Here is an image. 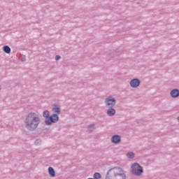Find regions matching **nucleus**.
Instances as JSON below:
<instances>
[{
    "label": "nucleus",
    "mask_w": 179,
    "mask_h": 179,
    "mask_svg": "<svg viewBox=\"0 0 179 179\" xmlns=\"http://www.w3.org/2000/svg\"><path fill=\"white\" fill-rule=\"evenodd\" d=\"M24 124L28 131H36L38 125L41 124V117L36 112H30L25 116Z\"/></svg>",
    "instance_id": "f257e3e1"
},
{
    "label": "nucleus",
    "mask_w": 179,
    "mask_h": 179,
    "mask_svg": "<svg viewBox=\"0 0 179 179\" xmlns=\"http://www.w3.org/2000/svg\"><path fill=\"white\" fill-rule=\"evenodd\" d=\"M53 114H52L48 120L45 121V125L51 126L52 124H57L59 121V114H61V108L58 106H55L52 108Z\"/></svg>",
    "instance_id": "f03ea898"
},
{
    "label": "nucleus",
    "mask_w": 179,
    "mask_h": 179,
    "mask_svg": "<svg viewBox=\"0 0 179 179\" xmlns=\"http://www.w3.org/2000/svg\"><path fill=\"white\" fill-rule=\"evenodd\" d=\"M113 171L115 177H118L120 179H127V175L125 174V171L120 167L115 166L109 169L107 174H110V171Z\"/></svg>",
    "instance_id": "7ed1b4c3"
},
{
    "label": "nucleus",
    "mask_w": 179,
    "mask_h": 179,
    "mask_svg": "<svg viewBox=\"0 0 179 179\" xmlns=\"http://www.w3.org/2000/svg\"><path fill=\"white\" fill-rule=\"evenodd\" d=\"M131 173L134 174V176H142V173H143V167L141 166L138 163L135 162L131 166Z\"/></svg>",
    "instance_id": "20e7f679"
},
{
    "label": "nucleus",
    "mask_w": 179,
    "mask_h": 179,
    "mask_svg": "<svg viewBox=\"0 0 179 179\" xmlns=\"http://www.w3.org/2000/svg\"><path fill=\"white\" fill-rule=\"evenodd\" d=\"M104 103L106 107H115V104H117V100L115 97L109 96L105 99Z\"/></svg>",
    "instance_id": "39448f33"
},
{
    "label": "nucleus",
    "mask_w": 179,
    "mask_h": 179,
    "mask_svg": "<svg viewBox=\"0 0 179 179\" xmlns=\"http://www.w3.org/2000/svg\"><path fill=\"white\" fill-rule=\"evenodd\" d=\"M129 85L131 87H133V89H136V87H139V86L141 85V80H139V78L132 79L129 82Z\"/></svg>",
    "instance_id": "423d86ee"
},
{
    "label": "nucleus",
    "mask_w": 179,
    "mask_h": 179,
    "mask_svg": "<svg viewBox=\"0 0 179 179\" xmlns=\"http://www.w3.org/2000/svg\"><path fill=\"white\" fill-rule=\"evenodd\" d=\"M112 143H115V145H118V143H121V136L120 135H114L111 137Z\"/></svg>",
    "instance_id": "0eeeda50"
},
{
    "label": "nucleus",
    "mask_w": 179,
    "mask_h": 179,
    "mask_svg": "<svg viewBox=\"0 0 179 179\" xmlns=\"http://www.w3.org/2000/svg\"><path fill=\"white\" fill-rule=\"evenodd\" d=\"M115 110L114 107H108V110H106V114L108 117H114L115 115Z\"/></svg>",
    "instance_id": "6e6552de"
},
{
    "label": "nucleus",
    "mask_w": 179,
    "mask_h": 179,
    "mask_svg": "<svg viewBox=\"0 0 179 179\" xmlns=\"http://www.w3.org/2000/svg\"><path fill=\"white\" fill-rule=\"evenodd\" d=\"M170 95L173 99H177V97H179V90L177 88L172 90Z\"/></svg>",
    "instance_id": "1a4fd4ad"
},
{
    "label": "nucleus",
    "mask_w": 179,
    "mask_h": 179,
    "mask_svg": "<svg viewBox=\"0 0 179 179\" xmlns=\"http://www.w3.org/2000/svg\"><path fill=\"white\" fill-rule=\"evenodd\" d=\"M43 117L45 118V122L47 121V120H50V111L48 110H45L43 112Z\"/></svg>",
    "instance_id": "9d476101"
},
{
    "label": "nucleus",
    "mask_w": 179,
    "mask_h": 179,
    "mask_svg": "<svg viewBox=\"0 0 179 179\" xmlns=\"http://www.w3.org/2000/svg\"><path fill=\"white\" fill-rule=\"evenodd\" d=\"M48 173L50 177H55V170H54V168L50 166L48 168Z\"/></svg>",
    "instance_id": "9b49d317"
},
{
    "label": "nucleus",
    "mask_w": 179,
    "mask_h": 179,
    "mask_svg": "<svg viewBox=\"0 0 179 179\" xmlns=\"http://www.w3.org/2000/svg\"><path fill=\"white\" fill-rule=\"evenodd\" d=\"M3 50L4 52H6V54H10V48L8 45L3 46Z\"/></svg>",
    "instance_id": "f8f14e48"
},
{
    "label": "nucleus",
    "mask_w": 179,
    "mask_h": 179,
    "mask_svg": "<svg viewBox=\"0 0 179 179\" xmlns=\"http://www.w3.org/2000/svg\"><path fill=\"white\" fill-rule=\"evenodd\" d=\"M94 129H96V125L94 124H91L88 126V131H90V132H93Z\"/></svg>",
    "instance_id": "ddd939ff"
},
{
    "label": "nucleus",
    "mask_w": 179,
    "mask_h": 179,
    "mask_svg": "<svg viewBox=\"0 0 179 179\" xmlns=\"http://www.w3.org/2000/svg\"><path fill=\"white\" fill-rule=\"evenodd\" d=\"M127 157H128V159H134L135 154L132 152H129L127 153Z\"/></svg>",
    "instance_id": "4468645a"
},
{
    "label": "nucleus",
    "mask_w": 179,
    "mask_h": 179,
    "mask_svg": "<svg viewBox=\"0 0 179 179\" xmlns=\"http://www.w3.org/2000/svg\"><path fill=\"white\" fill-rule=\"evenodd\" d=\"M100 178H101V175L100 174V173L96 172L94 174V178L93 179H100Z\"/></svg>",
    "instance_id": "2eb2a0df"
},
{
    "label": "nucleus",
    "mask_w": 179,
    "mask_h": 179,
    "mask_svg": "<svg viewBox=\"0 0 179 179\" xmlns=\"http://www.w3.org/2000/svg\"><path fill=\"white\" fill-rule=\"evenodd\" d=\"M35 145H36V146H38V145H41V140H36V141H35Z\"/></svg>",
    "instance_id": "dca6fc26"
},
{
    "label": "nucleus",
    "mask_w": 179,
    "mask_h": 179,
    "mask_svg": "<svg viewBox=\"0 0 179 179\" xmlns=\"http://www.w3.org/2000/svg\"><path fill=\"white\" fill-rule=\"evenodd\" d=\"M59 59H61V56H59V55H56V57H55V60H56V61H58Z\"/></svg>",
    "instance_id": "f3484780"
},
{
    "label": "nucleus",
    "mask_w": 179,
    "mask_h": 179,
    "mask_svg": "<svg viewBox=\"0 0 179 179\" xmlns=\"http://www.w3.org/2000/svg\"><path fill=\"white\" fill-rule=\"evenodd\" d=\"M21 61H22V62H24V61H26V59H25V58H22V59H21Z\"/></svg>",
    "instance_id": "a211bd4d"
},
{
    "label": "nucleus",
    "mask_w": 179,
    "mask_h": 179,
    "mask_svg": "<svg viewBox=\"0 0 179 179\" xmlns=\"http://www.w3.org/2000/svg\"><path fill=\"white\" fill-rule=\"evenodd\" d=\"M0 90H1V86H0Z\"/></svg>",
    "instance_id": "6ab92c4d"
}]
</instances>
